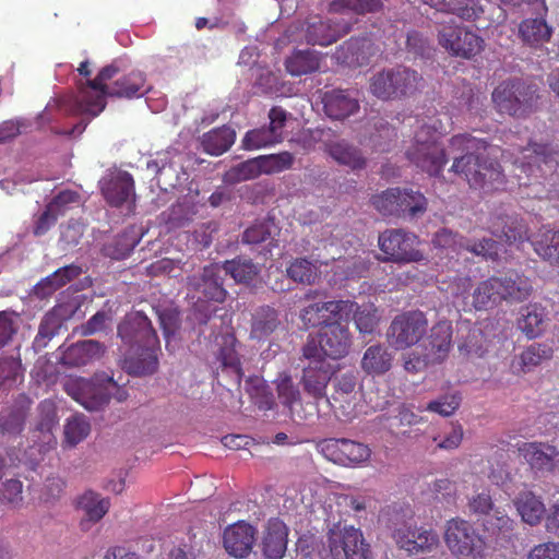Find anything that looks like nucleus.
I'll return each instance as SVG.
<instances>
[{"label": "nucleus", "instance_id": "f257e3e1", "mask_svg": "<svg viewBox=\"0 0 559 559\" xmlns=\"http://www.w3.org/2000/svg\"><path fill=\"white\" fill-rule=\"evenodd\" d=\"M486 147V141L471 134L453 135L449 144V154L453 158L450 171L462 176L471 188L491 192L503 186L504 175L497 160L480 154Z\"/></svg>", "mask_w": 559, "mask_h": 559}, {"label": "nucleus", "instance_id": "f03ea898", "mask_svg": "<svg viewBox=\"0 0 559 559\" xmlns=\"http://www.w3.org/2000/svg\"><path fill=\"white\" fill-rule=\"evenodd\" d=\"M118 335L129 346L124 364L135 376L153 374L158 369L159 340L151 320L141 311L126 316L118 325Z\"/></svg>", "mask_w": 559, "mask_h": 559}, {"label": "nucleus", "instance_id": "7ed1b4c3", "mask_svg": "<svg viewBox=\"0 0 559 559\" xmlns=\"http://www.w3.org/2000/svg\"><path fill=\"white\" fill-rule=\"evenodd\" d=\"M447 133L438 118H430L415 132L411 146L406 150L407 159L429 176L439 177L448 163L444 148L439 143Z\"/></svg>", "mask_w": 559, "mask_h": 559}, {"label": "nucleus", "instance_id": "20e7f679", "mask_svg": "<svg viewBox=\"0 0 559 559\" xmlns=\"http://www.w3.org/2000/svg\"><path fill=\"white\" fill-rule=\"evenodd\" d=\"M520 156L514 160V176L520 186H530L533 180L559 176V147L551 143H528L518 148Z\"/></svg>", "mask_w": 559, "mask_h": 559}, {"label": "nucleus", "instance_id": "39448f33", "mask_svg": "<svg viewBox=\"0 0 559 559\" xmlns=\"http://www.w3.org/2000/svg\"><path fill=\"white\" fill-rule=\"evenodd\" d=\"M353 335L346 323L330 322L322 326L318 337L309 335L301 347V358L324 357L342 359L348 355Z\"/></svg>", "mask_w": 559, "mask_h": 559}, {"label": "nucleus", "instance_id": "423d86ee", "mask_svg": "<svg viewBox=\"0 0 559 559\" xmlns=\"http://www.w3.org/2000/svg\"><path fill=\"white\" fill-rule=\"evenodd\" d=\"M491 99L499 112L525 117L536 109L537 87L521 79H509L493 90Z\"/></svg>", "mask_w": 559, "mask_h": 559}, {"label": "nucleus", "instance_id": "0eeeda50", "mask_svg": "<svg viewBox=\"0 0 559 559\" xmlns=\"http://www.w3.org/2000/svg\"><path fill=\"white\" fill-rule=\"evenodd\" d=\"M421 81L417 71L397 66L374 74L370 79V92L382 100L400 99L415 94Z\"/></svg>", "mask_w": 559, "mask_h": 559}, {"label": "nucleus", "instance_id": "6e6552de", "mask_svg": "<svg viewBox=\"0 0 559 559\" xmlns=\"http://www.w3.org/2000/svg\"><path fill=\"white\" fill-rule=\"evenodd\" d=\"M444 543L457 559H486V542L472 523L451 519L445 524Z\"/></svg>", "mask_w": 559, "mask_h": 559}, {"label": "nucleus", "instance_id": "1a4fd4ad", "mask_svg": "<svg viewBox=\"0 0 559 559\" xmlns=\"http://www.w3.org/2000/svg\"><path fill=\"white\" fill-rule=\"evenodd\" d=\"M371 204L383 216L414 218L427 210V199L419 191L390 188L371 198Z\"/></svg>", "mask_w": 559, "mask_h": 559}, {"label": "nucleus", "instance_id": "9d476101", "mask_svg": "<svg viewBox=\"0 0 559 559\" xmlns=\"http://www.w3.org/2000/svg\"><path fill=\"white\" fill-rule=\"evenodd\" d=\"M120 72L116 62L105 66L93 80L80 84L79 93L74 98V112L88 115L92 118L98 116L106 107L107 91L111 85L107 82Z\"/></svg>", "mask_w": 559, "mask_h": 559}, {"label": "nucleus", "instance_id": "9b49d317", "mask_svg": "<svg viewBox=\"0 0 559 559\" xmlns=\"http://www.w3.org/2000/svg\"><path fill=\"white\" fill-rule=\"evenodd\" d=\"M328 547L333 559H371L370 545L352 525L334 524L328 532Z\"/></svg>", "mask_w": 559, "mask_h": 559}, {"label": "nucleus", "instance_id": "f8f14e48", "mask_svg": "<svg viewBox=\"0 0 559 559\" xmlns=\"http://www.w3.org/2000/svg\"><path fill=\"white\" fill-rule=\"evenodd\" d=\"M438 41L451 56L467 60L479 55L485 47V40L479 35L454 21L442 25Z\"/></svg>", "mask_w": 559, "mask_h": 559}, {"label": "nucleus", "instance_id": "ddd939ff", "mask_svg": "<svg viewBox=\"0 0 559 559\" xmlns=\"http://www.w3.org/2000/svg\"><path fill=\"white\" fill-rule=\"evenodd\" d=\"M427 330L428 320L423 311H404L392 320L386 331V338L392 347L403 350L419 343Z\"/></svg>", "mask_w": 559, "mask_h": 559}, {"label": "nucleus", "instance_id": "4468645a", "mask_svg": "<svg viewBox=\"0 0 559 559\" xmlns=\"http://www.w3.org/2000/svg\"><path fill=\"white\" fill-rule=\"evenodd\" d=\"M418 237L404 229H385L378 237V246L384 254L383 261L409 263L421 261L424 255L418 249Z\"/></svg>", "mask_w": 559, "mask_h": 559}, {"label": "nucleus", "instance_id": "2eb2a0df", "mask_svg": "<svg viewBox=\"0 0 559 559\" xmlns=\"http://www.w3.org/2000/svg\"><path fill=\"white\" fill-rule=\"evenodd\" d=\"M393 538L397 547L412 557L436 552L440 546L438 533L427 525L404 524L394 531Z\"/></svg>", "mask_w": 559, "mask_h": 559}, {"label": "nucleus", "instance_id": "dca6fc26", "mask_svg": "<svg viewBox=\"0 0 559 559\" xmlns=\"http://www.w3.org/2000/svg\"><path fill=\"white\" fill-rule=\"evenodd\" d=\"M358 374L347 371L335 377L334 391L325 402L331 406L335 416L343 421H350L356 416Z\"/></svg>", "mask_w": 559, "mask_h": 559}, {"label": "nucleus", "instance_id": "f3484780", "mask_svg": "<svg viewBox=\"0 0 559 559\" xmlns=\"http://www.w3.org/2000/svg\"><path fill=\"white\" fill-rule=\"evenodd\" d=\"M275 383L280 402L288 408L295 421L310 420L319 415L316 402L301 401V393L289 373H280Z\"/></svg>", "mask_w": 559, "mask_h": 559}, {"label": "nucleus", "instance_id": "a211bd4d", "mask_svg": "<svg viewBox=\"0 0 559 559\" xmlns=\"http://www.w3.org/2000/svg\"><path fill=\"white\" fill-rule=\"evenodd\" d=\"M308 361L302 368L300 384L304 392L316 402L326 399V389L334 374V368L324 357L304 358Z\"/></svg>", "mask_w": 559, "mask_h": 559}, {"label": "nucleus", "instance_id": "6ab92c4d", "mask_svg": "<svg viewBox=\"0 0 559 559\" xmlns=\"http://www.w3.org/2000/svg\"><path fill=\"white\" fill-rule=\"evenodd\" d=\"M323 454L332 462L348 466L369 460L371 450L368 445L345 438H330L321 443Z\"/></svg>", "mask_w": 559, "mask_h": 559}, {"label": "nucleus", "instance_id": "aec40b11", "mask_svg": "<svg viewBox=\"0 0 559 559\" xmlns=\"http://www.w3.org/2000/svg\"><path fill=\"white\" fill-rule=\"evenodd\" d=\"M518 452L536 474L554 473L559 464V449L548 442H522Z\"/></svg>", "mask_w": 559, "mask_h": 559}, {"label": "nucleus", "instance_id": "412c9836", "mask_svg": "<svg viewBox=\"0 0 559 559\" xmlns=\"http://www.w3.org/2000/svg\"><path fill=\"white\" fill-rule=\"evenodd\" d=\"M223 267L217 263L205 265L200 274L187 277V285L206 300L224 302L227 290L224 287Z\"/></svg>", "mask_w": 559, "mask_h": 559}, {"label": "nucleus", "instance_id": "4be33fe9", "mask_svg": "<svg viewBox=\"0 0 559 559\" xmlns=\"http://www.w3.org/2000/svg\"><path fill=\"white\" fill-rule=\"evenodd\" d=\"M99 188L105 201L111 207H121L129 202L134 205V180L128 171L119 170L102 178Z\"/></svg>", "mask_w": 559, "mask_h": 559}, {"label": "nucleus", "instance_id": "5701e85b", "mask_svg": "<svg viewBox=\"0 0 559 559\" xmlns=\"http://www.w3.org/2000/svg\"><path fill=\"white\" fill-rule=\"evenodd\" d=\"M83 393L80 396H73L88 411L102 409L110 399L123 402L128 399V392L123 386L118 385L112 378H108L104 385H92L82 383Z\"/></svg>", "mask_w": 559, "mask_h": 559}, {"label": "nucleus", "instance_id": "b1692460", "mask_svg": "<svg viewBox=\"0 0 559 559\" xmlns=\"http://www.w3.org/2000/svg\"><path fill=\"white\" fill-rule=\"evenodd\" d=\"M257 530L245 521L227 526L223 534V546L236 559L249 556L255 542Z\"/></svg>", "mask_w": 559, "mask_h": 559}, {"label": "nucleus", "instance_id": "393cba45", "mask_svg": "<svg viewBox=\"0 0 559 559\" xmlns=\"http://www.w3.org/2000/svg\"><path fill=\"white\" fill-rule=\"evenodd\" d=\"M498 281L502 302L521 304L527 300L534 292L531 278L515 270H511L498 276Z\"/></svg>", "mask_w": 559, "mask_h": 559}, {"label": "nucleus", "instance_id": "a878e982", "mask_svg": "<svg viewBox=\"0 0 559 559\" xmlns=\"http://www.w3.org/2000/svg\"><path fill=\"white\" fill-rule=\"evenodd\" d=\"M489 229L498 238L504 239L508 243H523L532 238L528 237V227L518 215L497 214L491 216Z\"/></svg>", "mask_w": 559, "mask_h": 559}, {"label": "nucleus", "instance_id": "bb28decb", "mask_svg": "<svg viewBox=\"0 0 559 559\" xmlns=\"http://www.w3.org/2000/svg\"><path fill=\"white\" fill-rule=\"evenodd\" d=\"M554 348L546 343H532L515 355L511 362L514 373H530L551 360Z\"/></svg>", "mask_w": 559, "mask_h": 559}, {"label": "nucleus", "instance_id": "cd10ccee", "mask_svg": "<svg viewBox=\"0 0 559 559\" xmlns=\"http://www.w3.org/2000/svg\"><path fill=\"white\" fill-rule=\"evenodd\" d=\"M322 103L325 115L333 120H344L359 110L358 99L346 90L325 92Z\"/></svg>", "mask_w": 559, "mask_h": 559}, {"label": "nucleus", "instance_id": "c85d7f7f", "mask_svg": "<svg viewBox=\"0 0 559 559\" xmlns=\"http://www.w3.org/2000/svg\"><path fill=\"white\" fill-rule=\"evenodd\" d=\"M373 53V44L370 39L349 38L337 47L335 58L340 63L357 68L368 64Z\"/></svg>", "mask_w": 559, "mask_h": 559}, {"label": "nucleus", "instance_id": "c756f323", "mask_svg": "<svg viewBox=\"0 0 559 559\" xmlns=\"http://www.w3.org/2000/svg\"><path fill=\"white\" fill-rule=\"evenodd\" d=\"M287 536L288 530L283 521L269 520L262 538V552L265 559H283L287 549Z\"/></svg>", "mask_w": 559, "mask_h": 559}, {"label": "nucleus", "instance_id": "7c9ffc66", "mask_svg": "<svg viewBox=\"0 0 559 559\" xmlns=\"http://www.w3.org/2000/svg\"><path fill=\"white\" fill-rule=\"evenodd\" d=\"M429 7L457 17L475 22L483 13L481 0H424Z\"/></svg>", "mask_w": 559, "mask_h": 559}, {"label": "nucleus", "instance_id": "2f4dec72", "mask_svg": "<svg viewBox=\"0 0 559 559\" xmlns=\"http://www.w3.org/2000/svg\"><path fill=\"white\" fill-rule=\"evenodd\" d=\"M278 311L271 306L258 307L251 314L250 338L265 341L280 326Z\"/></svg>", "mask_w": 559, "mask_h": 559}, {"label": "nucleus", "instance_id": "473e14b6", "mask_svg": "<svg viewBox=\"0 0 559 559\" xmlns=\"http://www.w3.org/2000/svg\"><path fill=\"white\" fill-rule=\"evenodd\" d=\"M547 313L539 304H528L520 311L516 325L530 340L540 336L546 326Z\"/></svg>", "mask_w": 559, "mask_h": 559}, {"label": "nucleus", "instance_id": "72a5a7b5", "mask_svg": "<svg viewBox=\"0 0 559 559\" xmlns=\"http://www.w3.org/2000/svg\"><path fill=\"white\" fill-rule=\"evenodd\" d=\"M148 90L144 73L134 70L117 79L107 94L110 97L133 98L143 96Z\"/></svg>", "mask_w": 559, "mask_h": 559}, {"label": "nucleus", "instance_id": "f704fd0d", "mask_svg": "<svg viewBox=\"0 0 559 559\" xmlns=\"http://www.w3.org/2000/svg\"><path fill=\"white\" fill-rule=\"evenodd\" d=\"M531 243L539 258L559 266V229L543 227L533 235Z\"/></svg>", "mask_w": 559, "mask_h": 559}, {"label": "nucleus", "instance_id": "c9c22d12", "mask_svg": "<svg viewBox=\"0 0 559 559\" xmlns=\"http://www.w3.org/2000/svg\"><path fill=\"white\" fill-rule=\"evenodd\" d=\"M472 305L476 310H490L502 304L498 276L480 281L472 293Z\"/></svg>", "mask_w": 559, "mask_h": 559}, {"label": "nucleus", "instance_id": "e433bc0d", "mask_svg": "<svg viewBox=\"0 0 559 559\" xmlns=\"http://www.w3.org/2000/svg\"><path fill=\"white\" fill-rule=\"evenodd\" d=\"M81 267L74 264L60 267L52 274L48 275L39 283H37L34 287V294L38 298H47L51 296L60 287L76 278L81 274Z\"/></svg>", "mask_w": 559, "mask_h": 559}, {"label": "nucleus", "instance_id": "4c0bfd02", "mask_svg": "<svg viewBox=\"0 0 559 559\" xmlns=\"http://www.w3.org/2000/svg\"><path fill=\"white\" fill-rule=\"evenodd\" d=\"M514 506L523 522L535 526L545 519L547 510L539 496L532 491H522L514 499Z\"/></svg>", "mask_w": 559, "mask_h": 559}, {"label": "nucleus", "instance_id": "58836bf2", "mask_svg": "<svg viewBox=\"0 0 559 559\" xmlns=\"http://www.w3.org/2000/svg\"><path fill=\"white\" fill-rule=\"evenodd\" d=\"M430 359L433 362L443 361L452 347V325L449 321L436 323L429 335Z\"/></svg>", "mask_w": 559, "mask_h": 559}, {"label": "nucleus", "instance_id": "ea45409f", "mask_svg": "<svg viewBox=\"0 0 559 559\" xmlns=\"http://www.w3.org/2000/svg\"><path fill=\"white\" fill-rule=\"evenodd\" d=\"M393 356L389 349L381 344L369 346L361 358V369L372 376H381L392 367Z\"/></svg>", "mask_w": 559, "mask_h": 559}, {"label": "nucleus", "instance_id": "a19ab883", "mask_svg": "<svg viewBox=\"0 0 559 559\" xmlns=\"http://www.w3.org/2000/svg\"><path fill=\"white\" fill-rule=\"evenodd\" d=\"M104 348L97 341L86 340L69 346L62 356V361L69 366H84L92 359L103 355Z\"/></svg>", "mask_w": 559, "mask_h": 559}, {"label": "nucleus", "instance_id": "79ce46f5", "mask_svg": "<svg viewBox=\"0 0 559 559\" xmlns=\"http://www.w3.org/2000/svg\"><path fill=\"white\" fill-rule=\"evenodd\" d=\"M236 132L227 126L214 128L201 138V145L205 153L219 156L227 152L234 144Z\"/></svg>", "mask_w": 559, "mask_h": 559}, {"label": "nucleus", "instance_id": "37998d69", "mask_svg": "<svg viewBox=\"0 0 559 559\" xmlns=\"http://www.w3.org/2000/svg\"><path fill=\"white\" fill-rule=\"evenodd\" d=\"M520 37L531 47H539L550 40L552 28L542 17L525 19L519 27Z\"/></svg>", "mask_w": 559, "mask_h": 559}, {"label": "nucleus", "instance_id": "c03bdc74", "mask_svg": "<svg viewBox=\"0 0 559 559\" xmlns=\"http://www.w3.org/2000/svg\"><path fill=\"white\" fill-rule=\"evenodd\" d=\"M328 153L338 164L352 169H362L366 166V158L360 150L344 140L328 144Z\"/></svg>", "mask_w": 559, "mask_h": 559}, {"label": "nucleus", "instance_id": "a18cd8bd", "mask_svg": "<svg viewBox=\"0 0 559 559\" xmlns=\"http://www.w3.org/2000/svg\"><path fill=\"white\" fill-rule=\"evenodd\" d=\"M286 275L297 284L312 285L320 276V265L308 258H295L288 263Z\"/></svg>", "mask_w": 559, "mask_h": 559}, {"label": "nucleus", "instance_id": "49530a36", "mask_svg": "<svg viewBox=\"0 0 559 559\" xmlns=\"http://www.w3.org/2000/svg\"><path fill=\"white\" fill-rule=\"evenodd\" d=\"M285 68L289 74L295 76L309 74L319 70L320 58L314 50H297L286 59Z\"/></svg>", "mask_w": 559, "mask_h": 559}, {"label": "nucleus", "instance_id": "de8ad7c7", "mask_svg": "<svg viewBox=\"0 0 559 559\" xmlns=\"http://www.w3.org/2000/svg\"><path fill=\"white\" fill-rule=\"evenodd\" d=\"M237 338L231 334L223 336L216 358L222 368L230 370L239 381L242 377V368L237 353Z\"/></svg>", "mask_w": 559, "mask_h": 559}, {"label": "nucleus", "instance_id": "09e8293b", "mask_svg": "<svg viewBox=\"0 0 559 559\" xmlns=\"http://www.w3.org/2000/svg\"><path fill=\"white\" fill-rule=\"evenodd\" d=\"M78 507L84 511L87 522L97 523L109 511L110 501L97 492L87 490L79 498Z\"/></svg>", "mask_w": 559, "mask_h": 559}, {"label": "nucleus", "instance_id": "8fccbe9b", "mask_svg": "<svg viewBox=\"0 0 559 559\" xmlns=\"http://www.w3.org/2000/svg\"><path fill=\"white\" fill-rule=\"evenodd\" d=\"M225 274H229L237 283L249 284L255 280L260 273L258 264L251 259L236 258L225 261L222 265Z\"/></svg>", "mask_w": 559, "mask_h": 559}, {"label": "nucleus", "instance_id": "3c124183", "mask_svg": "<svg viewBox=\"0 0 559 559\" xmlns=\"http://www.w3.org/2000/svg\"><path fill=\"white\" fill-rule=\"evenodd\" d=\"M381 7V0H333L330 4V11L335 13L354 12L366 14L377 12Z\"/></svg>", "mask_w": 559, "mask_h": 559}, {"label": "nucleus", "instance_id": "603ef678", "mask_svg": "<svg viewBox=\"0 0 559 559\" xmlns=\"http://www.w3.org/2000/svg\"><path fill=\"white\" fill-rule=\"evenodd\" d=\"M320 308L325 313L329 322H348L357 308V304L352 300H331L320 302Z\"/></svg>", "mask_w": 559, "mask_h": 559}, {"label": "nucleus", "instance_id": "864d4df0", "mask_svg": "<svg viewBox=\"0 0 559 559\" xmlns=\"http://www.w3.org/2000/svg\"><path fill=\"white\" fill-rule=\"evenodd\" d=\"M62 323L55 317V312L48 311L41 319L38 333L33 341V347L40 350L47 346L49 341L58 334Z\"/></svg>", "mask_w": 559, "mask_h": 559}, {"label": "nucleus", "instance_id": "5fc2aeb1", "mask_svg": "<svg viewBox=\"0 0 559 559\" xmlns=\"http://www.w3.org/2000/svg\"><path fill=\"white\" fill-rule=\"evenodd\" d=\"M91 431L90 421L84 415H74L67 420L64 425V438L66 442L74 447L83 441Z\"/></svg>", "mask_w": 559, "mask_h": 559}, {"label": "nucleus", "instance_id": "6e6d98bb", "mask_svg": "<svg viewBox=\"0 0 559 559\" xmlns=\"http://www.w3.org/2000/svg\"><path fill=\"white\" fill-rule=\"evenodd\" d=\"M281 142L278 135H275L267 127H262L248 131L242 139L245 150H259L265 146Z\"/></svg>", "mask_w": 559, "mask_h": 559}, {"label": "nucleus", "instance_id": "4d7b16f0", "mask_svg": "<svg viewBox=\"0 0 559 559\" xmlns=\"http://www.w3.org/2000/svg\"><path fill=\"white\" fill-rule=\"evenodd\" d=\"M262 174H276L292 168L294 164V155L287 151L278 154H269L258 156Z\"/></svg>", "mask_w": 559, "mask_h": 559}, {"label": "nucleus", "instance_id": "13d9d810", "mask_svg": "<svg viewBox=\"0 0 559 559\" xmlns=\"http://www.w3.org/2000/svg\"><path fill=\"white\" fill-rule=\"evenodd\" d=\"M352 316L357 330L362 334H371L379 324L378 310L373 305L362 307L357 305Z\"/></svg>", "mask_w": 559, "mask_h": 559}, {"label": "nucleus", "instance_id": "bf43d9fd", "mask_svg": "<svg viewBox=\"0 0 559 559\" xmlns=\"http://www.w3.org/2000/svg\"><path fill=\"white\" fill-rule=\"evenodd\" d=\"M461 402L462 396L459 392L444 394L433 401H430L426 406V411L448 417L455 413L460 407Z\"/></svg>", "mask_w": 559, "mask_h": 559}, {"label": "nucleus", "instance_id": "052dcab7", "mask_svg": "<svg viewBox=\"0 0 559 559\" xmlns=\"http://www.w3.org/2000/svg\"><path fill=\"white\" fill-rule=\"evenodd\" d=\"M463 251H467L475 255L496 261L500 254V245L491 238H483L477 242H472L465 237Z\"/></svg>", "mask_w": 559, "mask_h": 559}, {"label": "nucleus", "instance_id": "680f3d73", "mask_svg": "<svg viewBox=\"0 0 559 559\" xmlns=\"http://www.w3.org/2000/svg\"><path fill=\"white\" fill-rule=\"evenodd\" d=\"M262 174L258 157L247 159L231 167L227 173L230 180L235 182L247 181L258 178Z\"/></svg>", "mask_w": 559, "mask_h": 559}, {"label": "nucleus", "instance_id": "e2e57ef3", "mask_svg": "<svg viewBox=\"0 0 559 559\" xmlns=\"http://www.w3.org/2000/svg\"><path fill=\"white\" fill-rule=\"evenodd\" d=\"M19 313L7 309L0 311V349L9 345L19 330Z\"/></svg>", "mask_w": 559, "mask_h": 559}, {"label": "nucleus", "instance_id": "0e129e2a", "mask_svg": "<svg viewBox=\"0 0 559 559\" xmlns=\"http://www.w3.org/2000/svg\"><path fill=\"white\" fill-rule=\"evenodd\" d=\"M306 38L311 45L319 46H329L337 40L335 34L331 32L329 24L323 21L309 25Z\"/></svg>", "mask_w": 559, "mask_h": 559}, {"label": "nucleus", "instance_id": "69168bd1", "mask_svg": "<svg viewBox=\"0 0 559 559\" xmlns=\"http://www.w3.org/2000/svg\"><path fill=\"white\" fill-rule=\"evenodd\" d=\"M432 243L435 247L451 249L456 253H461L465 245V237L448 228H442L435 234Z\"/></svg>", "mask_w": 559, "mask_h": 559}, {"label": "nucleus", "instance_id": "338daca9", "mask_svg": "<svg viewBox=\"0 0 559 559\" xmlns=\"http://www.w3.org/2000/svg\"><path fill=\"white\" fill-rule=\"evenodd\" d=\"M272 230L271 224L267 222H260L249 226L243 233L241 240L248 245H260L271 239Z\"/></svg>", "mask_w": 559, "mask_h": 559}, {"label": "nucleus", "instance_id": "774afa93", "mask_svg": "<svg viewBox=\"0 0 559 559\" xmlns=\"http://www.w3.org/2000/svg\"><path fill=\"white\" fill-rule=\"evenodd\" d=\"M527 559H559V543L546 542L534 546Z\"/></svg>", "mask_w": 559, "mask_h": 559}]
</instances>
